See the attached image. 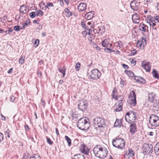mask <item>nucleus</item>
Returning <instances> with one entry per match:
<instances>
[{
	"mask_svg": "<svg viewBox=\"0 0 159 159\" xmlns=\"http://www.w3.org/2000/svg\"><path fill=\"white\" fill-rule=\"evenodd\" d=\"M130 114V116L131 117V118H132V120H135L136 117V113L134 111H131V113Z\"/></svg>",
	"mask_w": 159,
	"mask_h": 159,
	"instance_id": "31",
	"label": "nucleus"
},
{
	"mask_svg": "<svg viewBox=\"0 0 159 159\" xmlns=\"http://www.w3.org/2000/svg\"><path fill=\"white\" fill-rule=\"evenodd\" d=\"M134 79L140 83L143 84L146 83L145 80L141 77L135 76Z\"/></svg>",
	"mask_w": 159,
	"mask_h": 159,
	"instance_id": "15",
	"label": "nucleus"
},
{
	"mask_svg": "<svg viewBox=\"0 0 159 159\" xmlns=\"http://www.w3.org/2000/svg\"><path fill=\"white\" fill-rule=\"evenodd\" d=\"M116 43L117 44V45L120 47H121L123 46V43L122 41H119L117 42H116Z\"/></svg>",
	"mask_w": 159,
	"mask_h": 159,
	"instance_id": "54",
	"label": "nucleus"
},
{
	"mask_svg": "<svg viewBox=\"0 0 159 159\" xmlns=\"http://www.w3.org/2000/svg\"><path fill=\"white\" fill-rule=\"evenodd\" d=\"M152 29H154L155 30H157V26L156 23H153V24H152Z\"/></svg>",
	"mask_w": 159,
	"mask_h": 159,
	"instance_id": "53",
	"label": "nucleus"
},
{
	"mask_svg": "<svg viewBox=\"0 0 159 159\" xmlns=\"http://www.w3.org/2000/svg\"><path fill=\"white\" fill-rule=\"evenodd\" d=\"M130 132L132 134H134L136 130V124L135 123L131 124L130 126Z\"/></svg>",
	"mask_w": 159,
	"mask_h": 159,
	"instance_id": "16",
	"label": "nucleus"
},
{
	"mask_svg": "<svg viewBox=\"0 0 159 159\" xmlns=\"http://www.w3.org/2000/svg\"><path fill=\"white\" fill-rule=\"evenodd\" d=\"M87 31H88V34L89 35H91V33H92V30L91 29H86Z\"/></svg>",
	"mask_w": 159,
	"mask_h": 159,
	"instance_id": "56",
	"label": "nucleus"
},
{
	"mask_svg": "<svg viewBox=\"0 0 159 159\" xmlns=\"http://www.w3.org/2000/svg\"><path fill=\"white\" fill-rule=\"evenodd\" d=\"M122 104H121L120 105H119L118 107V108H116L115 109V111L116 112H119L121 111L122 110Z\"/></svg>",
	"mask_w": 159,
	"mask_h": 159,
	"instance_id": "42",
	"label": "nucleus"
},
{
	"mask_svg": "<svg viewBox=\"0 0 159 159\" xmlns=\"http://www.w3.org/2000/svg\"><path fill=\"white\" fill-rule=\"evenodd\" d=\"M149 122L151 125L153 127L159 126V117L156 115H151L149 116Z\"/></svg>",
	"mask_w": 159,
	"mask_h": 159,
	"instance_id": "4",
	"label": "nucleus"
},
{
	"mask_svg": "<svg viewBox=\"0 0 159 159\" xmlns=\"http://www.w3.org/2000/svg\"><path fill=\"white\" fill-rule=\"evenodd\" d=\"M47 8L49 9L50 7H54V5L52 2H48L47 3L46 5Z\"/></svg>",
	"mask_w": 159,
	"mask_h": 159,
	"instance_id": "45",
	"label": "nucleus"
},
{
	"mask_svg": "<svg viewBox=\"0 0 159 159\" xmlns=\"http://www.w3.org/2000/svg\"><path fill=\"white\" fill-rule=\"evenodd\" d=\"M136 53V51L135 50H132V52H131V55H134Z\"/></svg>",
	"mask_w": 159,
	"mask_h": 159,
	"instance_id": "62",
	"label": "nucleus"
},
{
	"mask_svg": "<svg viewBox=\"0 0 159 159\" xmlns=\"http://www.w3.org/2000/svg\"><path fill=\"white\" fill-rule=\"evenodd\" d=\"M58 70L59 71L62 73L63 74V77H64L65 75V72H66V69L64 68V67H63V68L61 69V68H59Z\"/></svg>",
	"mask_w": 159,
	"mask_h": 159,
	"instance_id": "32",
	"label": "nucleus"
},
{
	"mask_svg": "<svg viewBox=\"0 0 159 159\" xmlns=\"http://www.w3.org/2000/svg\"><path fill=\"white\" fill-rule=\"evenodd\" d=\"M113 145L115 147L122 149L124 147L125 141L122 138H116L112 141Z\"/></svg>",
	"mask_w": 159,
	"mask_h": 159,
	"instance_id": "3",
	"label": "nucleus"
},
{
	"mask_svg": "<svg viewBox=\"0 0 159 159\" xmlns=\"http://www.w3.org/2000/svg\"><path fill=\"white\" fill-rule=\"evenodd\" d=\"M129 99L136 98V94L134 91L132 90L130 92L129 94Z\"/></svg>",
	"mask_w": 159,
	"mask_h": 159,
	"instance_id": "22",
	"label": "nucleus"
},
{
	"mask_svg": "<svg viewBox=\"0 0 159 159\" xmlns=\"http://www.w3.org/2000/svg\"><path fill=\"white\" fill-rule=\"evenodd\" d=\"M153 148L152 144L148 143H145L143 145V153L144 155H150L153 152Z\"/></svg>",
	"mask_w": 159,
	"mask_h": 159,
	"instance_id": "5",
	"label": "nucleus"
},
{
	"mask_svg": "<svg viewBox=\"0 0 159 159\" xmlns=\"http://www.w3.org/2000/svg\"><path fill=\"white\" fill-rule=\"evenodd\" d=\"M124 72L131 77H133L134 76V73L130 70H125Z\"/></svg>",
	"mask_w": 159,
	"mask_h": 159,
	"instance_id": "25",
	"label": "nucleus"
},
{
	"mask_svg": "<svg viewBox=\"0 0 159 159\" xmlns=\"http://www.w3.org/2000/svg\"><path fill=\"white\" fill-rule=\"evenodd\" d=\"M39 6L40 8L43 10H45L47 8L46 5L43 2H42L39 4Z\"/></svg>",
	"mask_w": 159,
	"mask_h": 159,
	"instance_id": "27",
	"label": "nucleus"
},
{
	"mask_svg": "<svg viewBox=\"0 0 159 159\" xmlns=\"http://www.w3.org/2000/svg\"><path fill=\"white\" fill-rule=\"evenodd\" d=\"M125 154L126 155H128L129 157H132L134 155V152L131 148H129L128 149V151H126L125 152Z\"/></svg>",
	"mask_w": 159,
	"mask_h": 159,
	"instance_id": "17",
	"label": "nucleus"
},
{
	"mask_svg": "<svg viewBox=\"0 0 159 159\" xmlns=\"http://www.w3.org/2000/svg\"><path fill=\"white\" fill-rule=\"evenodd\" d=\"M13 30L11 28H10L8 30L6 31L5 32L6 33V34H9V33L11 32L12 33L13 31Z\"/></svg>",
	"mask_w": 159,
	"mask_h": 159,
	"instance_id": "50",
	"label": "nucleus"
},
{
	"mask_svg": "<svg viewBox=\"0 0 159 159\" xmlns=\"http://www.w3.org/2000/svg\"><path fill=\"white\" fill-rule=\"evenodd\" d=\"M93 152L95 156L101 159L105 158L108 152L107 149L101 147L99 145H97L94 148Z\"/></svg>",
	"mask_w": 159,
	"mask_h": 159,
	"instance_id": "1",
	"label": "nucleus"
},
{
	"mask_svg": "<svg viewBox=\"0 0 159 159\" xmlns=\"http://www.w3.org/2000/svg\"><path fill=\"white\" fill-rule=\"evenodd\" d=\"M152 74L153 76L155 78H156L158 79H159V74L155 69H153V70Z\"/></svg>",
	"mask_w": 159,
	"mask_h": 159,
	"instance_id": "24",
	"label": "nucleus"
},
{
	"mask_svg": "<svg viewBox=\"0 0 159 159\" xmlns=\"http://www.w3.org/2000/svg\"><path fill=\"white\" fill-rule=\"evenodd\" d=\"M25 57H21L19 60V62L20 64H23L25 62Z\"/></svg>",
	"mask_w": 159,
	"mask_h": 159,
	"instance_id": "36",
	"label": "nucleus"
},
{
	"mask_svg": "<svg viewBox=\"0 0 159 159\" xmlns=\"http://www.w3.org/2000/svg\"><path fill=\"white\" fill-rule=\"evenodd\" d=\"M129 102L131 105L134 106L136 104V98L129 99Z\"/></svg>",
	"mask_w": 159,
	"mask_h": 159,
	"instance_id": "28",
	"label": "nucleus"
},
{
	"mask_svg": "<svg viewBox=\"0 0 159 159\" xmlns=\"http://www.w3.org/2000/svg\"><path fill=\"white\" fill-rule=\"evenodd\" d=\"M37 74L38 76L39 77V78L41 77V76H42V73L41 71H40L39 70H38L37 72Z\"/></svg>",
	"mask_w": 159,
	"mask_h": 159,
	"instance_id": "58",
	"label": "nucleus"
},
{
	"mask_svg": "<svg viewBox=\"0 0 159 159\" xmlns=\"http://www.w3.org/2000/svg\"><path fill=\"white\" fill-rule=\"evenodd\" d=\"M36 16H38L39 15H40L41 16L43 15V12L40 10H38L36 11Z\"/></svg>",
	"mask_w": 159,
	"mask_h": 159,
	"instance_id": "39",
	"label": "nucleus"
},
{
	"mask_svg": "<svg viewBox=\"0 0 159 159\" xmlns=\"http://www.w3.org/2000/svg\"><path fill=\"white\" fill-rule=\"evenodd\" d=\"M29 15L30 17L32 18H34L36 16V13L34 11L30 12Z\"/></svg>",
	"mask_w": 159,
	"mask_h": 159,
	"instance_id": "40",
	"label": "nucleus"
},
{
	"mask_svg": "<svg viewBox=\"0 0 159 159\" xmlns=\"http://www.w3.org/2000/svg\"><path fill=\"white\" fill-rule=\"evenodd\" d=\"M11 131L8 129H7V130L5 131V135L6 137L10 138V133Z\"/></svg>",
	"mask_w": 159,
	"mask_h": 159,
	"instance_id": "34",
	"label": "nucleus"
},
{
	"mask_svg": "<svg viewBox=\"0 0 159 159\" xmlns=\"http://www.w3.org/2000/svg\"><path fill=\"white\" fill-rule=\"evenodd\" d=\"M65 139L66 140L67 142L68 143V146H70L71 143V139L67 136H65Z\"/></svg>",
	"mask_w": 159,
	"mask_h": 159,
	"instance_id": "33",
	"label": "nucleus"
},
{
	"mask_svg": "<svg viewBox=\"0 0 159 159\" xmlns=\"http://www.w3.org/2000/svg\"><path fill=\"white\" fill-rule=\"evenodd\" d=\"M72 159H85L84 156L82 155H75Z\"/></svg>",
	"mask_w": 159,
	"mask_h": 159,
	"instance_id": "26",
	"label": "nucleus"
},
{
	"mask_svg": "<svg viewBox=\"0 0 159 159\" xmlns=\"http://www.w3.org/2000/svg\"><path fill=\"white\" fill-rule=\"evenodd\" d=\"M139 18V16L137 13H135L132 15V19H137Z\"/></svg>",
	"mask_w": 159,
	"mask_h": 159,
	"instance_id": "47",
	"label": "nucleus"
},
{
	"mask_svg": "<svg viewBox=\"0 0 159 159\" xmlns=\"http://www.w3.org/2000/svg\"><path fill=\"white\" fill-rule=\"evenodd\" d=\"M73 143H74V145L76 146L79 144V141L77 139H75L73 141Z\"/></svg>",
	"mask_w": 159,
	"mask_h": 159,
	"instance_id": "51",
	"label": "nucleus"
},
{
	"mask_svg": "<svg viewBox=\"0 0 159 159\" xmlns=\"http://www.w3.org/2000/svg\"><path fill=\"white\" fill-rule=\"evenodd\" d=\"M60 5L62 6H64V2L62 0H60Z\"/></svg>",
	"mask_w": 159,
	"mask_h": 159,
	"instance_id": "64",
	"label": "nucleus"
},
{
	"mask_svg": "<svg viewBox=\"0 0 159 159\" xmlns=\"http://www.w3.org/2000/svg\"><path fill=\"white\" fill-rule=\"evenodd\" d=\"M81 25L83 28L85 29H87L88 27L86 26L85 22L83 21L81 22Z\"/></svg>",
	"mask_w": 159,
	"mask_h": 159,
	"instance_id": "48",
	"label": "nucleus"
},
{
	"mask_svg": "<svg viewBox=\"0 0 159 159\" xmlns=\"http://www.w3.org/2000/svg\"><path fill=\"white\" fill-rule=\"evenodd\" d=\"M104 51L105 52H108L111 53L114 52V51L113 50L111 49H110L109 48H105L104 49Z\"/></svg>",
	"mask_w": 159,
	"mask_h": 159,
	"instance_id": "46",
	"label": "nucleus"
},
{
	"mask_svg": "<svg viewBox=\"0 0 159 159\" xmlns=\"http://www.w3.org/2000/svg\"><path fill=\"white\" fill-rule=\"evenodd\" d=\"M94 14V11H91L89 12H87L85 14V18L87 20H90L93 17Z\"/></svg>",
	"mask_w": 159,
	"mask_h": 159,
	"instance_id": "12",
	"label": "nucleus"
},
{
	"mask_svg": "<svg viewBox=\"0 0 159 159\" xmlns=\"http://www.w3.org/2000/svg\"><path fill=\"white\" fill-rule=\"evenodd\" d=\"M3 140V135L2 133H0V143Z\"/></svg>",
	"mask_w": 159,
	"mask_h": 159,
	"instance_id": "57",
	"label": "nucleus"
},
{
	"mask_svg": "<svg viewBox=\"0 0 159 159\" xmlns=\"http://www.w3.org/2000/svg\"><path fill=\"white\" fill-rule=\"evenodd\" d=\"M116 91L115 90V89H114L112 91V96L113 98L117 99V98L116 97Z\"/></svg>",
	"mask_w": 159,
	"mask_h": 159,
	"instance_id": "37",
	"label": "nucleus"
},
{
	"mask_svg": "<svg viewBox=\"0 0 159 159\" xmlns=\"http://www.w3.org/2000/svg\"><path fill=\"white\" fill-rule=\"evenodd\" d=\"M19 11L21 14H26L27 11L26 5H21L20 6Z\"/></svg>",
	"mask_w": 159,
	"mask_h": 159,
	"instance_id": "13",
	"label": "nucleus"
},
{
	"mask_svg": "<svg viewBox=\"0 0 159 159\" xmlns=\"http://www.w3.org/2000/svg\"><path fill=\"white\" fill-rule=\"evenodd\" d=\"M86 118H82L80 119L78 121L77 126L78 128L83 130H87L89 129L90 126Z\"/></svg>",
	"mask_w": 159,
	"mask_h": 159,
	"instance_id": "2",
	"label": "nucleus"
},
{
	"mask_svg": "<svg viewBox=\"0 0 159 159\" xmlns=\"http://www.w3.org/2000/svg\"><path fill=\"white\" fill-rule=\"evenodd\" d=\"M143 67L146 70V71L147 72L150 71L151 69V66L150 65Z\"/></svg>",
	"mask_w": 159,
	"mask_h": 159,
	"instance_id": "44",
	"label": "nucleus"
},
{
	"mask_svg": "<svg viewBox=\"0 0 159 159\" xmlns=\"http://www.w3.org/2000/svg\"><path fill=\"white\" fill-rule=\"evenodd\" d=\"M144 5L146 7H148L152 2L153 0H144Z\"/></svg>",
	"mask_w": 159,
	"mask_h": 159,
	"instance_id": "29",
	"label": "nucleus"
},
{
	"mask_svg": "<svg viewBox=\"0 0 159 159\" xmlns=\"http://www.w3.org/2000/svg\"><path fill=\"white\" fill-rule=\"evenodd\" d=\"M30 24V21L26 20L25 22L22 24V27H21V29L22 30L25 28L27 26L29 25Z\"/></svg>",
	"mask_w": 159,
	"mask_h": 159,
	"instance_id": "30",
	"label": "nucleus"
},
{
	"mask_svg": "<svg viewBox=\"0 0 159 159\" xmlns=\"http://www.w3.org/2000/svg\"><path fill=\"white\" fill-rule=\"evenodd\" d=\"M154 151L156 155H159V143H157L156 144Z\"/></svg>",
	"mask_w": 159,
	"mask_h": 159,
	"instance_id": "21",
	"label": "nucleus"
},
{
	"mask_svg": "<svg viewBox=\"0 0 159 159\" xmlns=\"http://www.w3.org/2000/svg\"><path fill=\"white\" fill-rule=\"evenodd\" d=\"M80 67V64L79 62H78L76 64L75 66V70L77 71H78L79 70Z\"/></svg>",
	"mask_w": 159,
	"mask_h": 159,
	"instance_id": "41",
	"label": "nucleus"
},
{
	"mask_svg": "<svg viewBox=\"0 0 159 159\" xmlns=\"http://www.w3.org/2000/svg\"><path fill=\"white\" fill-rule=\"evenodd\" d=\"M10 97H11V98H10L11 101V102H13L15 100V98L13 96H11Z\"/></svg>",
	"mask_w": 159,
	"mask_h": 159,
	"instance_id": "59",
	"label": "nucleus"
},
{
	"mask_svg": "<svg viewBox=\"0 0 159 159\" xmlns=\"http://www.w3.org/2000/svg\"><path fill=\"white\" fill-rule=\"evenodd\" d=\"M101 76V73L100 71L97 69H94L91 71V74L89 77V79L93 80H97Z\"/></svg>",
	"mask_w": 159,
	"mask_h": 159,
	"instance_id": "6",
	"label": "nucleus"
},
{
	"mask_svg": "<svg viewBox=\"0 0 159 159\" xmlns=\"http://www.w3.org/2000/svg\"><path fill=\"white\" fill-rule=\"evenodd\" d=\"M30 159H41V157L38 154H35L31 157Z\"/></svg>",
	"mask_w": 159,
	"mask_h": 159,
	"instance_id": "35",
	"label": "nucleus"
},
{
	"mask_svg": "<svg viewBox=\"0 0 159 159\" xmlns=\"http://www.w3.org/2000/svg\"><path fill=\"white\" fill-rule=\"evenodd\" d=\"M148 28V27L145 25L143 23H141L139 27V29L142 31L145 32L146 31V29Z\"/></svg>",
	"mask_w": 159,
	"mask_h": 159,
	"instance_id": "14",
	"label": "nucleus"
},
{
	"mask_svg": "<svg viewBox=\"0 0 159 159\" xmlns=\"http://www.w3.org/2000/svg\"><path fill=\"white\" fill-rule=\"evenodd\" d=\"M148 18L149 20V22H148L147 21V23H149L150 26L151 27L152 25V24L156 23L155 21V16L151 17L149 16V17H148Z\"/></svg>",
	"mask_w": 159,
	"mask_h": 159,
	"instance_id": "19",
	"label": "nucleus"
},
{
	"mask_svg": "<svg viewBox=\"0 0 159 159\" xmlns=\"http://www.w3.org/2000/svg\"><path fill=\"white\" fill-rule=\"evenodd\" d=\"M39 41L38 39H36L34 42V44L35 45H36L35 46V47H37L39 45Z\"/></svg>",
	"mask_w": 159,
	"mask_h": 159,
	"instance_id": "55",
	"label": "nucleus"
},
{
	"mask_svg": "<svg viewBox=\"0 0 159 159\" xmlns=\"http://www.w3.org/2000/svg\"><path fill=\"white\" fill-rule=\"evenodd\" d=\"M139 4L136 1H134L131 2L130 6L132 9L134 11H136L138 9Z\"/></svg>",
	"mask_w": 159,
	"mask_h": 159,
	"instance_id": "10",
	"label": "nucleus"
},
{
	"mask_svg": "<svg viewBox=\"0 0 159 159\" xmlns=\"http://www.w3.org/2000/svg\"><path fill=\"white\" fill-rule=\"evenodd\" d=\"M134 23H139L140 21L139 18L137 19H132Z\"/></svg>",
	"mask_w": 159,
	"mask_h": 159,
	"instance_id": "52",
	"label": "nucleus"
},
{
	"mask_svg": "<svg viewBox=\"0 0 159 159\" xmlns=\"http://www.w3.org/2000/svg\"><path fill=\"white\" fill-rule=\"evenodd\" d=\"M80 151L83 153L88 155L89 153V150L88 148L84 144L82 145L80 148Z\"/></svg>",
	"mask_w": 159,
	"mask_h": 159,
	"instance_id": "9",
	"label": "nucleus"
},
{
	"mask_svg": "<svg viewBox=\"0 0 159 159\" xmlns=\"http://www.w3.org/2000/svg\"><path fill=\"white\" fill-rule=\"evenodd\" d=\"M64 11L65 12V15L67 17H69L72 16V13L70 11L68 8H66Z\"/></svg>",
	"mask_w": 159,
	"mask_h": 159,
	"instance_id": "18",
	"label": "nucleus"
},
{
	"mask_svg": "<svg viewBox=\"0 0 159 159\" xmlns=\"http://www.w3.org/2000/svg\"><path fill=\"white\" fill-rule=\"evenodd\" d=\"M21 28L20 27V26L16 25L13 28V30H14L16 31H19L21 30Z\"/></svg>",
	"mask_w": 159,
	"mask_h": 159,
	"instance_id": "38",
	"label": "nucleus"
},
{
	"mask_svg": "<svg viewBox=\"0 0 159 159\" xmlns=\"http://www.w3.org/2000/svg\"><path fill=\"white\" fill-rule=\"evenodd\" d=\"M94 123L99 127H103L106 125L104 120L100 117H96L94 119Z\"/></svg>",
	"mask_w": 159,
	"mask_h": 159,
	"instance_id": "7",
	"label": "nucleus"
},
{
	"mask_svg": "<svg viewBox=\"0 0 159 159\" xmlns=\"http://www.w3.org/2000/svg\"><path fill=\"white\" fill-rule=\"evenodd\" d=\"M155 20L157 21L158 22H159V16H155Z\"/></svg>",
	"mask_w": 159,
	"mask_h": 159,
	"instance_id": "63",
	"label": "nucleus"
},
{
	"mask_svg": "<svg viewBox=\"0 0 159 159\" xmlns=\"http://www.w3.org/2000/svg\"><path fill=\"white\" fill-rule=\"evenodd\" d=\"M109 40L108 39H105L102 41V46L104 47H107L109 44Z\"/></svg>",
	"mask_w": 159,
	"mask_h": 159,
	"instance_id": "20",
	"label": "nucleus"
},
{
	"mask_svg": "<svg viewBox=\"0 0 159 159\" xmlns=\"http://www.w3.org/2000/svg\"><path fill=\"white\" fill-rule=\"evenodd\" d=\"M148 100L152 102H153L155 99V96L152 93L148 95Z\"/></svg>",
	"mask_w": 159,
	"mask_h": 159,
	"instance_id": "23",
	"label": "nucleus"
},
{
	"mask_svg": "<svg viewBox=\"0 0 159 159\" xmlns=\"http://www.w3.org/2000/svg\"><path fill=\"white\" fill-rule=\"evenodd\" d=\"M47 141L48 143L50 145L52 144L53 143V142L49 138H47Z\"/></svg>",
	"mask_w": 159,
	"mask_h": 159,
	"instance_id": "49",
	"label": "nucleus"
},
{
	"mask_svg": "<svg viewBox=\"0 0 159 159\" xmlns=\"http://www.w3.org/2000/svg\"><path fill=\"white\" fill-rule=\"evenodd\" d=\"M150 65V63L148 62H145V61H143L142 62V66L143 67H144L145 66H148V65Z\"/></svg>",
	"mask_w": 159,
	"mask_h": 159,
	"instance_id": "43",
	"label": "nucleus"
},
{
	"mask_svg": "<svg viewBox=\"0 0 159 159\" xmlns=\"http://www.w3.org/2000/svg\"><path fill=\"white\" fill-rule=\"evenodd\" d=\"M130 113H131V111H130L129 112H127L126 113V116H125V119H126V120L127 121V120L126 119V116H128L129 117L131 118V117L130 116Z\"/></svg>",
	"mask_w": 159,
	"mask_h": 159,
	"instance_id": "60",
	"label": "nucleus"
},
{
	"mask_svg": "<svg viewBox=\"0 0 159 159\" xmlns=\"http://www.w3.org/2000/svg\"><path fill=\"white\" fill-rule=\"evenodd\" d=\"M86 4L85 3H80L78 6V10L79 11H83L86 9Z\"/></svg>",
	"mask_w": 159,
	"mask_h": 159,
	"instance_id": "11",
	"label": "nucleus"
},
{
	"mask_svg": "<svg viewBox=\"0 0 159 159\" xmlns=\"http://www.w3.org/2000/svg\"><path fill=\"white\" fill-rule=\"evenodd\" d=\"M122 66L125 69H128L129 68V66H128L126 64H123L122 65Z\"/></svg>",
	"mask_w": 159,
	"mask_h": 159,
	"instance_id": "61",
	"label": "nucleus"
},
{
	"mask_svg": "<svg viewBox=\"0 0 159 159\" xmlns=\"http://www.w3.org/2000/svg\"><path fill=\"white\" fill-rule=\"evenodd\" d=\"M88 102L87 101L81 100L80 101V103L78 105L79 108L81 111H84L88 106Z\"/></svg>",
	"mask_w": 159,
	"mask_h": 159,
	"instance_id": "8",
	"label": "nucleus"
}]
</instances>
